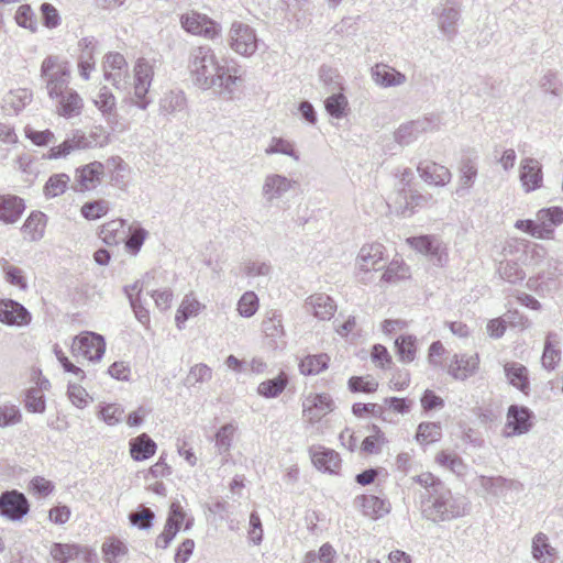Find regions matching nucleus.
Instances as JSON below:
<instances>
[{
  "mask_svg": "<svg viewBox=\"0 0 563 563\" xmlns=\"http://www.w3.org/2000/svg\"><path fill=\"white\" fill-rule=\"evenodd\" d=\"M108 142L109 135L101 126H95L89 134L76 130L59 145L51 147L45 157L48 159L65 158L74 151L102 147Z\"/></svg>",
  "mask_w": 563,
  "mask_h": 563,
  "instance_id": "nucleus-3",
  "label": "nucleus"
},
{
  "mask_svg": "<svg viewBox=\"0 0 563 563\" xmlns=\"http://www.w3.org/2000/svg\"><path fill=\"white\" fill-rule=\"evenodd\" d=\"M384 251L385 246L380 243L363 245L356 257V265L358 269L364 273L380 271L386 264Z\"/></svg>",
  "mask_w": 563,
  "mask_h": 563,
  "instance_id": "nucleus-12",
  "label": "nucleus"
},
{
  "mask_svg": "<svg viewBox=\"0 0 563 563\" xmlns=\"http://www.w3.org/2000/svg\"><path fill=\"white\" fill-rule=\"evenodd\" d=\"M409 277V267L402 261H391L384 272L382 279L386 283H396Z\"/></svg>",
  "mask_w": 563,
  "mask_h": 563,
  "instance_id": "nucleus-49",
  "label": "nucleus"
},
{
  "mask_svg": "<svg viewBox=\"0 0 563 563\" xmlns=\"http://www.w3.org/2000/svg\"><path fill=\"white\" fill-rule=\"evenodd\" d=\"M235 427L232 423L222 426L216 434V446L220 454L228 453L232 445Z\"/></svg>",
  "mask_w": 563,
  "mask_h": 563,
  "instance_id": "nucleus-53",
  "label": "nucleus"
},
{
  "mask_svg": "<svg viewBox=\"0 0 563 563\" xmlns=\"http://www.w3.org/2000/svg\"><path fill=\"white\" fill-rule=\"evenodd\" d=\"M30 511V503L19 490H7L0 495V515L11 521H20Z\"/></svg>",
  "mask_w": 563,
  "mask_h": 563,
  "instance_id": "nucleus-8",
  "label": "nucleus"
},
{
  "mask_svg": "<svg viewBox=\"0 0 563 563\" xmlns=\"http://www.w3.org/2000/svg\"><path fill=\"white\" fill-rule=\"evenodd\" d=\"M435 462L457 476L463 475L466 470V465L463 463V460L455 453L441 451L437 454Z\"/></svg>",
  "mask_w": 563,
  "mask_h": 563,
  "instance_id": "nucleus-43",
  "label": "nucleus"
},
{
  "mask_svg": "<svg viewBox=\"0 0 563 563\" xmlns=\"http://www.w3.org/2000/svg\"><path fill=\"white\" fill-rule=\"evenodd\" d=\"M297 181L282 174H268L262 185V197L267 203L282 199L287 192L295 189Z\"/></svg>",
  "mask_w": 563,
  "mask_h": 563,
  "instance_id": "nucleus-10",
  "label": "nucleus"
},
{
  "mask_svg": "<svg viewBox=\"0 0 563 563\" xmlns=\"http://www.w3.org/2000/svg\"><path fill=\"white\" fill-rule=\"evenodd\" d=\"M416 339L412 335H400L395 341L398 355L404 362H411L416 355Z\"/></svg>",
  "mask_w": 563,
  "mask_h": 563,
  "instance_id": "nucleus-48",
  "label": "nucleus"
},
{
  "mask_svg": "<svg viewBox=\"0 0 563 563\" xmlns=\"http://www.w3.org/2000/svg\"><path fill=\"white\" fill-rule=\"evenodd\" d=\"M561 343L560 335L555 332H549L545 342H544V349L543 354L541 357L542 366L545 369H554L558 362L561 360V351L559 349V345Z\"/></svg>",
  "mask_w": 563,
  "mask_h": 563,
  "instance_id": "nucleus-31",
  "label": "nucleus"
},
{
  "mask_svg": "<svg viewBox=\"0 0 563 563\" xmlns=\"http://www.w3.org/2000/svg\"><path fill=\"white\" fill-rule=\"evenodd\" d=\"M31 313L13 299L0 300V321L7 325L23 327L31 322Z\"/></svg>",
  "mask_w": 563,
  "mask_h": 563,
  "instance_id": "nucleus-14",
  "label": "nucleus"
},
{
  "mask_svg": "<svg viewBox=\"0 0 563 563\" xmlns=\"http://www.w3.org/2000/svg\"><path fill=\"white\" fill-rule=\"evenodd\" d=\"M431 195H423L418 191H410L409 196H405V206L402 209V214L406 216L407 211L409 214L413 213V209L416 207H423L429 205L432 201Z\"/></svg>",
  "mask_w": 563,
  "mask_h": 563,
  "instance_id": "nucleus-59",
  "label": "nucleus"
},
{
  "mask_svg": "<svg viewBox=\"0 0 563 563\" xmlns=\"http://www.w3.org/2000/svg\"><path fill=\"white\" fill-rule=\"evenodd\" d=\"M212 378V369L203 363L194 365L186 377V384L195 386L197 383L209 382Z\"/></svg>",
  "mask_w": 563,
  "mask_h": 563,
  "instance_id": "nucleus-55",
  "label": "nucleus"
},
{
  "mask_svg": "<svg viewBox=\"0 0 563 563\" xmlns=\"http://www.w3.org/2000/svg\"><path fill=\"white\" fill-rule=\"evenodd\" d=\"M146 236L147 231L139 223H133L129 225L128 232L125 231V239L122 242H124L126 250L131 254L136 255L140 252Z\"/></svg>",
  "mask_w": 563,
  "mask_h": 563,
  "instance_id": "nucleus-40",
  "label": "nucleus"
},
{
  "mask_svg": "<svg viewBox=\"0 0 563 563\" xmlns=\"http://www.w3.org/2000/svg\"><path fill=\"white\" fill-rule=\"evenodd\" d=\"M477 484L487 494L497 498H506L509 492L520 493L523 489L519 481L503 476L481 475L477 477Z\"/></svg>",
  "mask_w": 563,
  "mask_h": 563,
  "instance_id": "nucleus-11",
  "label": "nucleus"
},
{
  "mask_svg": "<svg viewBox=\"0 0 563 563\" xmlns=\"http://www.w3.org/2000/svg\"><path fill=\"white\" fill-rule=\"evenodd\" d=\"M81 549L77 544L67 543H53L51 547L52 558L59 563H67L68 561L77 558Z\"/></svg>",
  "mask_w": 563,
  "mask_h": 563,
  "instance_id": "nucleus-45",
  "label": "nucleus"
},
{
  "mask_svg": "<svg viewBox=\"0 0 563 563\" xmlns=\"http://www.w3.org/2000/svg\"><path fill=\"white\" fill-rule=\"evenodd\" d=\"M533 412L525 406L511 405L507 411L506 429H511L507 435L527 433L532 427Z\"/></svg>",
  "mask_w": 563,
  "mask_h": 563,
  "instance_id": "nucleus-15",
  "label": "nucleus"
},
{
  "mask_svg": "<svg viewBox=\"0 0 563 563\" xmlns=\"http://www.w3.org/2000/svg\"><path fill=\"white\" fill-rule=\"evenodd\" d=\"M411 247L421 254L430 256L431 261L438 266H443L446 261V253L441 242L434 236L421 235L407 240Z\"/></svg>",
  "mask_w": 563,
  "mask_h": 563,
  "instance_id": "nucleus-13",
  "label": "nucleus"
},
{
  "mask_svg": "<svg viewBox=\"0 0 563 563\" xmlns=\"http://www.w3.org/2000/svg\"><path fill=\"white\" fill-rule=\"evenodd\" d=\"M154 70L152 64L144 59H137L134 67V95L135 97H142L147 95L152 85Z\"/></svg>",
  "mask_w": 563,
  "mask_h": 563,
  "instance_id": "nucleus-24",
  "label": "nucleus"
},
{
  "mask_svg": "<svg viewBox=\"0 0 563 563\" xmlns=\"http://www.w3.org/2000/svg\"><path fill=\"white\" fill-rule=\"evenodd\" d=\"M374 81L382 87H397L406 82V75L385 64H377L372 69Z\"/></svg>",
  "mask_w": 563,
  "mask_h": 563,
  "instance_id": "nucleus-28",
  "label": "nucleus"
},
{
  "mask_svg": "<svg viewBox=\"0 0 563 563\" xmlns=\"http://www.w3.org/2000/svg\"><path fill=\"white\" fill-rule=\"evenodd\" d=\"M355 505L371 518H378L388 512L385 500L374 495H361L355 498Z\"/></svg>",
  "mask_w": 563,
  "mask_h": 563,
  "instance_id": "nucleus-33",
  "label": "nucleus"
},
{
  "mask_svg": "<svg viewBox=\"0 0 563 563\" xmlns=\"http://www.w3.org/2000/svg\"><path fill=\"white\" fill-rule=\"evenodd\" d=\"M201 303L192 296V294H188L184 297L176 317L175 321L178 329H183L184 323L194 316H197L201 309Z\"/></svg>",
  "mask_w": 563,
  "mask_h": 563,
  "instance_id": "nucleus-38",
  "label": "nucleus"
},
{
  "mask_svg": "<svg viewBox=\"0 0 563 563\" xmlns=\"http://www.w3.org/2000/svg\"><path fill=\"white\" fill-rule=\"evenodd\" d=\"M504 372L508 383L525 395L530 391V379L528 368L517 362H508L504 365Z\"/></svg>",
  "mask_w": 563,
  "mask_h": 563,
  "instance_id": "nucleus-25",
  "label": "nucleus"
},
{
  "mask_svg": "<svg viewBox=\"0 0 563 563\" xmlns=\"http://www.w3.org/2000/svg\"><path fill=\"white\" fill-rule=\"evenodd\" d=\"M188 70L192 82L200 89H216L233 93L239 77L225 60L220 63L209 46L192 47L188 56Z\"/></svg>",
  "mask_w": 563,
  "mask_h": 563,
  "instance_id": "nucleus-2",
  "label": "nucleus"
},
{
  "mask_svg": "<svg viewBox=\"0 0 563 563\" xmlns=\"http://www.w3.org/2000/svg\"><path fill=\"white\" fill-rule=\"evenodd\" d=\"M102 551L107 563H118V558L123 556L128 548L120 540L111 539L103 543Z\"/></svg>",
  "mask_w": 563,
  "mask_h": 563,
  "instance_id": "nucleus-54",
  "label": "nucleus"
},
{
  "mask_svg": "<svg viewBox=\"0 0 563 563\" xmlns=\"http://www.w3.org/2000/svg\"><path fill=\"white\" fill-rule=\"evenodd\" d=\"M347 385H349V389L352 393H366V394L374 393L378 387V383L376 380H374V379L365 380V378L362 376H352L349 379Z\"/></svg>",
  "mask_w": 563,
  "mask_h": 563,
  "instance_id": "nucleus-63",
  "label": "nucleus"
},
{
  "mask_svg": "<svg viewBox=\"0 0 563 563\" xmlns=\"http://www.w3.org/2000/svg\"><path fill=\"white\" fill-rule=\"evenodd\" d=\"M25 210L24 200L15 195H0V221L5 224L15 223Z\"/></svg>",
  "mask_w": 563,
  "mask_h": 563,
  "instance_id": "nucleus-22",
  "label": "nucleus"
},
{
  "mask_svg": "<svg viewBox=\"0 0 563 563\" xmlns=\"http://www.w3.org/2000/svg\"><path fill=\"white\" fill-rule=\"evenodd\" d=\"M58 100L57 103V113L65 118H73L79 115L84 108V101L77 91L74 89H68L59 97L56 98Z\"/></svg>",
  "mask_w": 563,
  "mask_h": 563,
  "instance_id": "nucleus-27",
  "label": "nucleus"
},
{
  "mask_svg": "<svg viewBox=\"0 0 563 563\" xmlns=\"http://www.w3.org/2000/svg\"><path fill=\"white\" fill-rule=\"evenodd\" d=\"M477 367V355L455 354L449 365V374L455 379L465 380L476 372Z\"/></svg>",
  "mask_w": 563,
  "mask_h": 563,
  "instance_id": "nucleus-23",
  "label": "nucleus"
},
{
  "mask_svg": "<svg viewBox=\"0 0 563 563\" xmlns=\"http://www.w3.org/2000/svg\"><path fill=\"white\" fill-rule=\"evenodd\" d=\"M33 99V93L25 88H19L16 90L9 91L3 98V110L18 114L22 111L26 104H29Z\"/></svg>",
  "mask_w": 563,
  "mask_h": 563,
  "instance_id": "nucleus-30",
  "label": "nucleus"
},
{
  "mask_svg": "<svg viewBox=\"0 0 563 563\" xmlns=\"http://www.w3.org/2000/svg\"><path fill=\"white\" fill-rule=\"evenodd\" d=\"M188 109L186 93L181 89H169L158 100V113L167 121L179 118Z\"/></svg>",
  "mask_w": 563,
  "mask_h": 563,
  "instance_id": "nucleus-9",
  "label": "nucleus"
},
{
  "mask_svg": "<svg viewBox=\"0 0 563 563\" xmlns=\"http://www.w3.org/2000/svg\"><path fill=\"white\" fill-rule=\"evenodd\" d=\"M519 177L526 191L529 192L540 188L543 179L541 164L530 157L522 159Z\"/></svg>",
  "mask_w": 563,
  "mask_h": 563,
  "instance_id": "nucleus-21",
  "label": "nucleus"
},
{
  "mask_svg": "<svg viewBox=\"0 0 563 563\" xmlns=\"http://www.w3.org/2000/svg\"><path fill=\"white\" fill-rule=\"evenodd\" d=\"M460 173V188L456 189V194L463 196L462 191L473 186L477 176V168L472 159L466 158L461 163Z\"/></svg>",
  "mask_w": 563,
  "mask_h": 563,
  "instance_id": "nucleus-46",
  "label": "nucleus"
},
{
  "mask_svg": "<svg viewBox=\"0 0 563 563\" xmlns=\"http://www.w3.org/2000/svg\"><path fill=\"white\" fill-rule=\"evenodd\" d=\"M420 177L429 185L445 186L451 180V172L443 165L423 161L417 166Z\"/></svg>",
  "mask_w": 563,
  "mask_h": 563,
  "instance_id": "nucleus-18",
  "label": "nucleus"
},
{
  "mask_svg": "<svg viewBox=\"0 0 563 563\" xmlns=\"http://www.w3.org/2000/svg\"><path fill=\"white\" fill-rule=\"evenodd\" d=\"M156 448V443L146 433H142L130 441V453L135 461L150 459L155 454Z\"/></svg>",
  "mask_w": 563,
  "mask_h": 563,
  "instance_id": "nucleus-32",
  "label": "nucleus"
},
{
  "mask_svg": "<svg viewBox=\"0 0 563 563\" xmlns=\"http://www.w3.org/2000/svg\"><path fill=\"white\" fill-rule=\"evenodd\" d=\"M69 180V176L64 173L52 175L44 186V195L47 198H55L63 195L67 189Z\"/></svg>",
  "mask_w": 563,
  "mask_h": 563,
  "instance_id": "nucleus-42",
  "label": "nucleus"
},
{
  "mask_svg": "<svg viewBox=\"0 0 563 563\" xmlns=\"http://www.w3.org/2000/svg\"><path fill=\"white\" fill-rule=\"evenodd\" d=\"M440 118L432 115L413 120L401 124L395 132V141L400 145H409L415 142L422 133L438 130Z\"/></svg>",
  "mask_w": 563,
  "mask_h": 563,
  "instance_id": "nucleus-6",
  "label": "nucleus"
},
{
  "mask_svg": "<svg viewBox=\"0 0 563 563\" xmlns=\"http://www.w3.org/2000/svg\"><path fill=\"white\" fill-rule=\"evenodd\" d=\"M498 273L504 280L510 284L522 282L526 277V273L516 262L500 263Z\"/></svg>",
  "mask_w": 563,
  "mask_h": 563,
  "instance_id": "nucleus-50",
  "label": "nucleus"
},
{
  "mask_svg": "<svg viewBox=\"0 0 563 563\" xmlns=\"http://www.w3.org/2000/svg\"><path fill=\"white\" fill-rule=\"evenodd\" d=\"M330 93L331 96H329L324 101L325 110L331 117L341 119L345 115L347 99L341 90L330 91Z\"/></svg>",
  "mask_w": 563,
  "mask_h": 563,
  "instance_id": "nucleus-41",
  "label": "nucleus"
},
{
  "mask_svg": "<svg viewBox=\"0 0 563 563\" xmlns=\"http://www.w3.org/2000/svg\"><path fill=\"white\" fill-rule=\"evenodd\" d=\"M538 220L541 221L543 225H559L563 222V209L560 207L541 209L538 212Z\"/></svg>",
  "mask_w": 563,
  "mask_h": 563,
  "instance_id": "nucleus-64",
  "label": "nucleus"
},
{
  "mask_svg": "<svg viewBox=\"0 0 563 563\" xmlns=\"http://www.w3.org/2000/svg\"><path fill=\"white\" fill-rule=\"evenodd\" d=\"M442 435L441 424L438 422H421L418 426L416 440L423 443H432L439 441Z\"/></svg>",
  "mask_w": 563,
  "mask_h": 563,
  "instance_id": "nucleus-44",
  "label": "nucleus"
},
{
  "mask_svg": "<svg viewBox=\"0 0 563 563\" xmlns=\"http://www.w3.org/2000/svg\"><path fill=\"white\" fill-rule=\"evenodd\" d=\"M287 384L288 377L282 372L278 376L262 382L257 387V393L265 398H275L284 391Z\"/></svg>",
  "mask_w": 563,
  "mask_h": 563,
  "instance_id": "nucleus-39",
  "label": "nucleus"
},
{
  "mask_svg": "<svg viewBox=\"0 0 563 563\" xmlns=\"http://www.w3.org/2000/svg\"><path fill=\"white\" fill-rule=\"evenodd\" d=\"M438 10V24L441 32L448 38H453L457 32L456 24L460 20V5L454 0H448L446 3Z\"/></svg>",
  "mask_w": 563,
  "mask_h": 563,
  "instance_id": "nucleus-19",
  "label": "nucleus"
},
{
  "mask_svg": "<svg viewBox=\"0 0 563 563\" xmlns=\"http://www.w3.org/2000/svg\"><path fill=\"white\" fill-rule=\"evenodd\" d=\"M258 309V298L254 291H246L238 302V311L242 317L250 318Z\"/></svg>",
  "mask_w": 563,
  "mask_h": 563,
  "instance_id": "nucleus-56",
  "label": "nucleus"
},
{
  "mask_svg": "<svg viewBox=\"0 0 563 563\" xmlns=\"http://www.w3.org/2000/svg\"><path fill=\"white\" fill-rule=\"evenodd\" d=\"M336 556V551L330 543H323L319 551H308L301 563H316L319 559V563H330Z\"/></svg>",
  "mask_w": 563,
  "mask_h": 563,
  "instance_id": "nucleus-51",
  "label": "nucleus"
},
{
  "mask_svg": "<svg viewBox=\"0 0 563 563\" xmlns=\"http://www.w3.org/2000/svg\"><path fill=\"white\" fill-rule=\"evenodd\" d=\"M333 400L328 394L310 395L303 401V415L311 421H319L333 410Z\"/></svg>",
  "mask_w": 563,
  "mask_h": 563,
  "instance_id": "nucleus-17",
  "label": "nucleus"
},
{
  "mask_svg": "<svg viewBox=\"0 0 563 563\" xmlns=\"http://www.w3.org/2000/svg\"><path fill=\"white\" fill-rule=\"evenodd\" d=\"M29 489L33 493V495L43 498L53 493L55 485L53 482L42 476H35L31 479Z\"/></svg>",
  "mask_w": 563,
  "mask_h": 563,
  "instance_id": "nucleus-61",
  "label": "nucleus"
},
{
  "mask_svg": "<svg viewBox=\"0 0 563 563\" xmlns=\"http://www.w3.org/2000/svg\"><path fill=\"white\" fill-rule=\"evenodd\" d=\"M41 76L46 78V89L51 99H55L62 92L70 89L68 87L70 78L69 63L60 60L58 56H48L43 60Z\"/></svg>",
  "mask_w": 563,
  "mask_h": 563,
  "instance_id": "nucleus-4",
  "label": "nucleus"
},
{
  "mask_svg": "<svg viewBox=\"0 0 563 563\" xmlns=\"http://www.w3.org/2000/svg\"><path fill=\"white\" fill-rule=\"evenodd\" d=\"M45 219L46 217L43 212H32L22 227L23 234L31 241L41 240L44 236V229L46 224Z\"/></svg>",
  "mask_w": 563,
  "mask_h": 563,
  "instance_id": "nucleus-34",
  "label": "nucleus"
},
{
  "mask_svg": "<svg viewBox=\"0 0 563 563\" xmlns=\"http://www.w3.org/2000/svg\"><path fill=\"white\" fill-rule=\"evenodd\" d=\"M104 173V165L100 162H92L76 170L74 190L85 191L96 188Z\"/></svg>",
  "mask_w": 563,
  "mask_h": 563,
  "instance_id": "nucleus-16",
  "label": "nucleus"
},
{
  "mask_svg": "<svg viewBox=\"0 0 563 563\" xmlns=\"http://www.w3.org/2000/svg\"><path fill=\"white\" fill-rule=\"evenodd\" d=\"M266 155L284 154L295 161H299V155L296 152L294 144L283 137H273L269 145L265 148Z\"/></svg>",
  "mask_w": 563,
  "mask_h": 563,
  "instance_id": "nucleus-47",
  "label": "nucleus"
},
{
  "mask_svg": "<svg viewBox=\"0 0 563 563\" xmlns=\"http://www.w3.org/2000/svg\"><path fill=\"white\" fill-rule=\"evenodd\" d=\"M71 351L89 361H100L106 352V342L100 334L85 332L74 339Z\"/></svg>",
  "mask_w": 563,
  "mask_h": 563,
  "instance_id": "nucleus-7",
  "label": "nucleus"
},
{
  "mask_svg": "<svg viewBox=\"0 0 563 563\" xmlns=\"http://www.w3.org/2000/svg\"><path fill=\"white\" fill-rule=\"evenodd\" d=\"M330 357L325 353L307 355L299 363V371L302 375H318L328 368Z\"/></svg>",
  "mask_w": 563,
  "mask_h": 563,
  "instance_id": "nucleus-36",
  "label": "nucleus"
},
{
  "mask_svg": "<svg viewBox=\"0 0 563 563\" xmlns=\"http://www.w3.org/2000/svg\"><path fill=\"white\" fill-rule=\"evenodd\" d=\"M412 481L424 488L421 494V514L423 518L439 523L464 517L470 509L467 498L452 490L431 473H422Z\"/></svg>",
  "mask_w": 563,
  "mask_h": 563,
  "instance_id": "nucleus-1",
  "label": "nucleus"
},
{
  "mask_svg": "<svg viewBox=\"0 0 563 563\" xmlns=\"http://www.w3.org/2000/svg\"><path fill=\"white\" fill-rule=\"evenodd\" d=\"M556 549L549 543V538L543 532H538L532 538L531 554L538 563H554Z\"/></svg>",
  "mask_w": 563,
  "mask_h": 563,
  "instance_id": "nucleus-29",
  "label": "nucleus"
},
{
  "mask_svg": "<svg viewBox=\"0 0 563 563\" xmlns=\"http://www.w3.org/2000/svg\"><path fill=\"white\" fill-rule=\"evenodd\" d=\"M109 202L107 200L88 201L81 207V216L87 220H97L107 214Z\"/></svg>",
  "mask_w": 563,
  "mask_h": 563,
  "instance_id": "nucleus-52",
  "label": "nucleus"
},
{
  "mask_svg": "<svg viewBox=\"0 0 563 563\" xmlns=\"http://www.w3.org/2000/svg\"><path fill=\"white\" fill-rule=\"evenodd\" d=\"M126 222L122 219H117L104 223L101 227L100 235L103 242L108 245H117L125 239Z\"/></svg>",
  "mask_w": 563,
  "mask_h": 563,
  "instance_id": "nucleus-35",
  "label": "nucleus"
},
{
  "mask_svg": "<svg viewBox=\"0 0 563 563\" xmlns=\"http://www.w3.org/2000/svg\"><path fill=\"white\" fill-rule=\"evenodd\" d=\"M320 80L327 86L328 92L342 90V82L338 71L329 66H321L319 70Z\"/></svg>",
  "mask_w": 563,
  "mask_h": 563,
  "instance_id": "nucleus-58",
  "label": "nucleus"
},
{
  "mask_svg": "<svg viewBox=\"0 0 563 563\" xmlns=\"http://www.w3.org/2000/svg\"><path fill=\"white\" fill-rule=\"evenodd\" d=\"M311 461L318 470L330 474L336 473L341 464L340 455L334 450L322 446L311 451Z\"/></svg>",
  "mask_w": 563,
  "mask_h": 563,
  "instance_id": "nucleus-26",
  "label": "nucleus"
},
{
  "mask_svg": "<svg viewBox=\"0 0 563 563\" xmlns=\"http://www.w3.org/2000/svg\"><path fill=\"white\" fill-rule=\"evenodd\" d=\"M258 43L260 40L255 29L240 21L231 24L228 33V44L233 52L250 57L257 51Z\"/></svg>",
  "mask_w": 563,
  "mask_h": 563,
  "instance_id": "nucleus-5",
  "label": "nucleus"
},
{
  "mask_svg": "<svg viewBox=\"0 0 563 563\" xmlns=\"http://www.w3.org/2000/svg\"><path fill=\"white\" fill-rule=\"evenodd\" d=\"M95 104L107 118V122L112 123L117 118V101L115 97L112 95L108 87L103 86L100 88L99 93L95 99Z\"/></svg>",
  "mask_w": 563,
  "mask_h": 563,
  "instance_id": "nucleus-37",
  "label": "nucleus"
},
{
  "mask_svg": "<svg viewBox=\"0 0 563 563\" xmlns=\"http://www.w3.org/2000/svg\"><path fill=\"white\" fill-rule=\"evenodd\" d=\"M155 514L152 509L143 507L139 512H131L129 519L133 526L141 530H147L152 527Z\"/></svg>",
  "mask_w": 563,
  "mask_h": 563,
  "instance_id": "nucleus-60",
  "label": "nucleus"
},
{
  "mask_svg": "<svg viewBox=\"0 0 563 563\" xmlns=\"http://www.w3.org/2000/svg\"><path fill=\"white\" fill-rule=\"evenodd\" d=\"M25 136L36 146H46L55 142V135L51 130L37 131L26 126Z\"/></svg>",
  "mask_w": 563,
  "mask_h": 563,
  "instance_id": "nucleus-62",
  "label": "nucleus"
},
{
  "mask_svg": "<svg viewBox=\"0 0 563 563\" xmlns=\"http://www.w3.org/2000/svg\"><path fill=\"white\" fill-rule=\"evenodd\" d=\"M25 408L29 411L36 413H42L45 411V398L41 389H37V387H33L26 391Z\"/></svg>",
  "mask_w": 563,
  "mask_h": 563,
  "instance_id": "nucleus-57",
  "label": "nucleus"
},
{
  "mask_svg": "<svg viewBox=\"0 0 563 563\" xmlns=\"http://www.w3.org/2000/svg\"><path fill=\"white\" fill-rule=\"evenodd\" d=\"M305 309L320 320H330L336 310V305L330 296L314 294L306 299Z\"/></svg>",
  "mask_w": 563,
  "mask_h": 563,
  "instance_id": "nucleus-20",
  "label": "nucleus"
}]
</instances>
